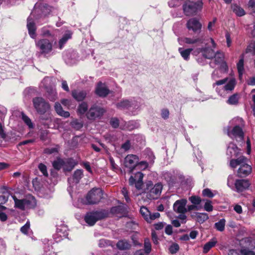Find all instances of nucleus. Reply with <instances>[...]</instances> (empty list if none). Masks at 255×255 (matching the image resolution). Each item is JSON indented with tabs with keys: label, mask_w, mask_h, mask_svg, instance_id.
<instances>
[{
	"label": "nucleus",
	"mask_w": 255,
	"mask_h": 255,
	"mask_svg": "<svg viewBox=\"0 0 255 255\" xmlns=\"http://www.w3.org/2000/svg\"><path fill=\"white\" fill-rule=\"evenodd\" d=\"M236 85V80L235 78L226 77L216 81L212 86L219 96L225 97L233 91Z\"/></svg>",
	"instance_id": "nucleus-1"
},
{
	"label": "nucleus",
	"mask_w": 255,
	"mask_h": 255,
	"mask_svg": "<svg viewBox=\"0 0 255 255\" xmlns=\"http://www.w3.org/2000/svg\"><path fill=\"white\" fill-rule=\"evenodd\" d=\"M193 54L195 56L201 54L203 57L209 59L214 57L216 64H219L225 61V55L223 52L218 51L215 53L213 48H210L208 46L195 49Z\"/></svg>",
	"instance_id": "nucleus-2"
},
{
	"label": "nucleus",
	"mask_w": 255,
	"mask_h": 255,
	"mask_svg": "<svg viewBox=\"0 0 255 255\" xmlns=\"http://www.w3.org/2000/svg\"><path fill=\"white\" fill-rule=\"evenodd\" d=\"M247 161L248 159L246 157L241 156L236 159H232L230 161V166L234 168L238 165H240L238 174L241 176H246L252 172V167L247 163Z\"/></svg>",
	"instance_id": "nucleus-3"
},
{
	"label": "nucleus",
	"mask_w": 255,
	"mask_h": 255,
	"mask_svg": "<svg viewBox=\"0 0 255 255\" xmlns=\"http://www.w3.org/2000/svg\"><path fill=\"white\" fill-rule=\"evenodd\" d=\"M138 157L133 154L128 155L125 159V165L129 169L130 172L132 171L135 167H139L140 168L145 169L148 166L146 162L141 161L137 164L138 162Z\"/></svg>",
	"instance_id": "nucleus-4"
},
{
	"label": "nucleus",
	"mask_w": 255,
	"mask_h": 255,
	"mask_svg": "<svg viewBox=\"0 0 255 255\" xmlns=\"http://www.w3.org/2000/svg\"><path fill=\"white\" fill-rule=\"evenodd\" d=\"M76 165L75 161L72 159H62L58 158L53 162V166L56 169L63 168L65 171H71Z\"/></svg>",
	"instance_id": "nucleus-5"
},
{
	"label": "nucleus",
	"mask_w": 255,
	"mask_h": 255,
	"mask_svg": "<svg viewBox=\"0 0 255 255\" xmlns=\"http://www.w3.org/2000/svg\"><path fill=\"white\" fill-rule=\"evenodd\" d=\"M108 216V212L103 210L88 213L85 217V222L90 226L94 225L99 220L104 219Z\"/></svg>",
	"instance_id": "nucleus-6"
},
{
	"label": "nucleus",
	"mask_w": 255,
	"mask_h": 255,
	"mask_svg": "<svg viewBox=\"0 0 255 255\" xmlns=\"http://www.w3.org/2000/svg\"><path fill=\"white\" fill-rule=\"evenodd\" d=\"M32 101L34 108L41 115L45 114L50 109L49 104L41 97L35 98Z\"/></svg>",
	"instance_id": "nucleus-7"
},
{
	"label": "nucleus",
	"mask_w": 255,
	"mask_h": 255,
	"mask_svg": "<svg viewBox=\"0 0 255 255\" xmlns=\"http://www.w3.org/2000/svg\"><path fill=\"white\" fill-rule=\"evenodd\" d=\"M35 45L40 53L43 54H48L52 50V42L46 38H41L36 41Z\"/></svg>",
	"instance_id": "nucleus-8"
},
{
	"label": "nucleus",
	"mask_w": 255,
	"mask_h": 255,
	"mask_svg": "<svg viewBox=\"0 0 255 255\" xmlns=\"http://www.w3.org/2000/svg\"><path fill=\"white\" fill-rule=\"evenodd\" d=\"M203 3L198 0L196 2H189L183 5V10L186 15L195 14L198 10L202 7Z\"/></svg>",
	"instance_id": "nucleus-9"
},
{
	"label": "nucleus",
	"mask_w": 255,
	"mask_h": 255,
	"mask_svg": "<svg viewBox=\"0 0 255 255\" xmlns=\"http://www.w3.org/2000/svg\"><path fill=\"white\" fill-rule=\"evenodd\" d=\"M102 197V190L100 188H94L88 194L86 200L88 204H94L99 202Z\"/></svg>",
	"instance_id": "nucleus-10"
},
{
	"label": "nucleus",
	"mask_w": 255,
	"mask_h": 255,
	"mask_svg": "<svg viewBox=\"0 0 255 255\" xmlns=\"http://www.w3.org/2000/svg\"><path fill=\"white\" fill-rule=\"evenodd\" d=\"M140 103L134 99H124L116 104L117 107L120 109H129L131 108L133 109H140Z\"/></svg>",
	"instance_id": "nucleus-11"
},
{
	"label": "nucleus",
	"mask_w": 255,
	"mask_h": 255,
	"mask_svg": "<svg viewBox=\"0 0 255 255\" xmlns=\"http://www.w3.org/2000/svg\"><path fill=\"white\" fill-rule=\"evenodd\" d=\"M104 112V110L103 108L96 105H93L87 113L86 116L89 120H95L101 116Z\"/></svg>",
	"instance_id": "nucleus-12"
},
{
	"label": "nucleus",
	"mask_w": 255,
	"mask_h": 255,
	"mask_svg": "<svg viewBox=\"0 0 255 255\" xmlns=\"http://www.w3.org/2000/svg\"><path fill=\"white\" fill-rule=\"evenodd\" d=\"M140 212L142 216L147 222H151L153 220L158 218L160 216L159 213L156 212L151 214L148 209L144 206L140 208Z\"/></svg>",
	"instance_id": "nucleus-13"
},
{
	"label": "nucleus",
	"mask_w": 255,
	"mask_h": 255,
	"mask_svg": "<svg viewBox=\"0 0 255 255\" xmlns=\"http://www.w3.org/2000/svg\"><path fill=\"white\" fill-rule=\"evenodd\" d=\"M143 174L140 172H137L134 176H130L129 179V184L130 185L135 184V186L137 189H140L143 184L142 179Z\"/></svg>",
	"instance_id": "nucleus-14"
},
{
	"label": "nucleus",
	"mask_w": 255,
	"mask_h": 255,
	"mask_svg": "<svg viewBox=\"0 0 255 255\" xmlns=\"http://www.w3.org/2000/svg\"><path fill=\"white\" fill-rule=\"evenodd\" d=\"M250 183L246 179H237L235 182L234 191L240 193L249 188Z\"/></svg>",
	"instance_id": "nucleus-15"
},
{
	"label": "nucleus",
	"mask_w": 255,
	"mask_h": 255,
	"mask_svg": "<svg viewBox=\"0 0 255 255\" xmlns=\"http://www.w3.org/2000/svg\"><path fill=\"white\" fill-rule=\"evenodd\" d=\"M187 203V201L185 199L177 200L173 205L174 211L178 213H185L187 212L186 208Z\"/></svg>",
	"instance_id": "nucleus-16"
},
{
	"label": "nucleus",
	"mask_w": 255,
	"mask_h": 255,
	"mask_svg": "<svg viewBox=\"0 0 255 255\" xmlns=\"http://www.w3.org/2000/svg\"><path fill=\"white\" fill-rule=\"evenodd\" d=\"M27 28L30 37L33 39H35L37 36L36 33V27L34 19L32 17V15H30L27 18Z\"/></svg>",
	"instance_id": "nucleus-17"
},
{
	"label": "nucleus",
	"mask_w": 255,
	"mask_h": 255,
	"mask_svg": "<svg viewBox=\"0 0 255 255\" xmlns=\"http://www.w3.org/2000/svg\"><path fill=\"white\" fill-rule=\"evenodd\" d=\"M228 135L232 138H236L237 140H243L244 132L242 128L239 126H236L232 130L228 132Z\"/></svg>",
	"instance_id": "nucleus-18"
},
{
	"label": "nucleus",
	"mask_w": 255,
	"mask_h": 255,
	"mask_svg": "<svg viewBox=\"0 0 255 255\" xmlns=\"http://www.w3.org/2000/svg\"><path fill=\"white\" fill-rule=\"evenodd\" d=\"M50 81V79L48 77H46L43 80L42 83L47 89V97L48 99L51 101H54L57 99V94L55 89L53 88H48L45 85V83H47Z\"/></svg>",
	"instance_id": "nucleus-19"
},
{
	"label": "nucleus",
	"mask_w": 255,
	"mask_h": 255,
	"mask_svg": "<svg viewBox=\"0 0 255 255\" xmlns=\"http://www.w3.org/2000/svg\"><path fill=\"white\" fill-rule=\"evenodd\" d=\"M96 93L100 97H104L110 93V90L105 84L100 82L96 87Z\"/></svg>",
	"instance_id": "nucleus-20"
},
{
	"label": "nucleus",
	"mask_w": 255,
	"mask_h": 255,
	"mask_svg": "<svg viewBox=\"0 0 255 255\" xmlns=\"http://www.w3.org/2000/svg\"><path fill=\"white\" fill-rule=\"evenodd\" d=\"M162 185L161 183H157L150 190L149 196L152 199H156L160 195L162 190Z\"/></svg>",
	"instance_id": "nucleus-21"
},
{
	"label": "nucleus",
	"mask_w": 255,
	"mask_h": 255,
	"mask_svg": "<svg viewBox=\"0 0 255 255\" xmlns=\"http://www.w3.org/2000/svg\"><path fill=\"white\" fill-rule=\"evenodd\" d=\"M187 26L189 29H191L196 32L201 29V24L197 19L193 18L188 20Z\"/></svg>",
	"instance_id": "nucleus-22"
},
{
	"label": "nucleus",
	"mask_w": 255,
	"mask_h": 255,
	"mask_svg": "<svg viewBox=\"0 0 255 255\" xmlns=\"http://www.w3.org/2000/svg\"><path fill=\"white\" fill-rule=\"evenodd\" d=\"M40 35L43 37H53L55 36V31L49 26H46L40 29Z\"/></svg>",
	"instance_id": "nucleus-23"
},
{
	"label": "nucleus",
	"mask_w": 255,
	"mask_h": 255,
	"mask_svg": "<svg viewBox=\"0 0 255 255\" xmlns=\"http://www.w3.org/2000/svg\"><path fill=\"white\" fill-rule=\"evenodd\" d=\"M240 151V149L238 148L237 145L231 142L230 143L227 150V154L231 158L233 156L236 157Z\"/></svg>",
	"instance_id": "nucleus-24"
},
{
	"label": "nucleus",
	"mask_w": 255,
	"mask_h": 255,
	"mask_svg": "<svg viewBox=\"0 0 255 255\" xmlns=\"http://www.w3.org/2000/svg\"><path fill=\"white\" fill-rule=\"evenodd\" d=\"M244 57L245 53H242L240 56V60L237 64V67L239 73V78L240 80H242L243 74L244 73Z\"/></svg>",
	"instance_id": "nucleus-25"
},
{
	"label": "nucleus",
	"mask_w": 255,
	"mask_h": 255,
	"mask_svg": "<svg viewBox=\"0 0 255 255\" xmlns=\"http://www.w3.org/2000/svg\"><path fill=\"white\" fill-rule=\"evenodd\" d=\"M201 47H198V48H201ZM197 48H187V49H184L182 47H180L178 48V51L180 53L181 56L184 59V60L186 61H188L190 59V55L191 54V52L192 51H194V50ZM193 52H192V54Z\"/></svg>",
	"instance_id": "nucleus-26"
},
{
	"label": "nucleus",
	"mask_w": 255,
	"mask_h": 255,
	"mask_svg": "<svg viewBox=\"0 0 255 255\" xmlns=\"http://www.w3.org/2000/svg\"><path fill=\"white\" fill-rule=\"evenodd\" d=\"M184 43L188 44H194L197 43H201L204 44L205 46H207L209 42H206L205 40L199 38H191L189 37H185L183 39Z\"/></svg>",
	"instance_id": "nucleus-27"
},
{
	"label": "nucleus",
	"mask_w": 255,
	"mask_h": 255,
	"mask_svg": "<svg viewBox=\"0 0 255 255\" xmlns=\"http://www.w3.org/2000/svg\"><path fill=\"white\" fill-rule=\"evenodd\" d=\"M54 108L57 114L60 116L63 117L65 118L70 117V114L69 112L64 111L60 103L58 102L56 103L55 104Z\"/></svg>",
	"instance_id": "nucleus-28"
},
{
	"label": "nucleus",
	"mask_w": 255,
	"mask_h": 255,
	"mask_svg": "<svg viewBox=\"0 0 255 255\" xmlns=\"http://www.w3.org/2000/svg\"><path fill=\"white\" fill-rule=\"evenodd\" d=\"M73 97L78 101H83L87 95V93L84 91L74 90L72 92Z\"/></svg>",
	"instance_id": "nucleus-29"
},
{
	"label": "nucleus",
	"mask_w": 255,
	"mask_h": 255,
	"mask_svg": "<svg viewBox=\"0 0 255 255\" xmlns=\"http://www.w3.org/2000/svg\"><path fill=\"white\" fill-rule=\"evenodd\" d=\"M25 209L34 208L36 204V200L33 196H29L25 199Z\"/></svg>",
	"instance_id": "nucleus-30"
},
{
	"label": "nucleus",
	"mask_w": 255,
	"mask_h": 255,
	"mask_svg": "<svg viewBox=\"0 0 255 255\" xmlns=\"http://www.w3.org/2000/svg\"><path fill=\"white\" fill-rule=\"evenodd\" d=\"M217 243V240L216 238H212L210 241L207 242L203 247V252L207 253Z\"/></svg>",
	"instance_id": "nucleus-31"
},
{
	"label": "nucleus",
	"mask_w": 255,
	"mask_h": 255,
	"mask_svg": "<svg viewBox=\"0 0 255 255\" xmlns=\"http://www.w3.org/2000/svg\"><path fill=\"white\" fill-rule=\"evenodd\" d=\"M71 35L72 33L70 31H67L59 40V47L60 49H62L67 40L71 38Z\"/></svg>",
	"instance_id": "nucleus-32"
},
{
	"label": "nucleus",
	"mask_w": 255,
	"mask_h": 255,
	"mask_svg": "<svg viewBox=\"0 0 255 255\" xmlns=\"http://www.w3.org/2000/svg\"><path fill=\"white\" fill-rule=\"evenodd\" d=\"M67 227L64 225L59 226L57 228V235L62 238H66L68 236Z\"/></svg>",
	"instance_id": "nucleus-33"
},
{
	"label": "nucleus",
	"mask_w": 255,
	"mask_h": 255,
	"mask_svg": "<svg viewBox=\"0 0 255 255\" xmlns=\"http://www.w3.org/2000/svg\"><path fill=\"white\" fill-rule=\"evenodd\" d=\"M232 8L233 12L239 16H242L245 14V11L244 9L237 4L233 5Z\"/></svg>",
	"instance_id": "nucleus-34"
},
{
	"label": "nucleus",
	"mask_w": 255,
	"mask_h": 255,
	"mask_svg": "<svg viewBox=\"0 0 255 255\" xmlns=\"http://www.w3.org/2000/svg\"><path fill=\"white\" fill-rule=\"evenodd\" d=\"M12 197L15 202V206L21 210H25V199L18 200L14 196H12Z\"/></svg>",
	"instance_id": "nucleus-35"
},
{
	"label": "nucleus",
	"mask_w": 255,
	"mask_h": 255,
	"mask_svg": "<svg viewBox=\"0 0 255 255\" xmlns=\"http://www.w3.org/2000/svg\"><path fill=\"white\" fill-rule=\"evenodd\" d=\"M195 214L196 220L200 223H203L209 218L208 214L205 213H196Z\"/></svg>",
	"instance_id": "nucleus-36"
},
{
	"label": "nucleus",
	"mask_w": 255,
	"mask_h": 255,
	"mask_svg": "<svg viewBox=\"0 0 255 255\" xmlns=\"http://www.w3.org/2000/svg\"><path fill=\"white\" fill-rule=\"evenodd\" d=\"M117 246L120 250H127L130 248L129 243L125 240L120 241L117 244Z\"/></svg>",
	"instance_id": "nucleus-37"
},
{
	"label": "nucleus",
	"mask_w": 255,
	"mask_h": 255,
	"mask_svg": "<svg viewBox=\"0 0 255 255\" xmlns=\"http://www.w3.org/2000/svg\"><path fill=\"white\" fill-rule=\"evenodd\" d=\"M21 119L29 128H34V125L31 120L23 113L21 114Z\"/></svg>",
	"instance_id": "nucleus-38"
},
{
	"label": "nucleus",
	"mask_w": 255,
	"mask_h": 255,
	"mask_svg": "<svg viewBox=\"0 0 255 255\" xmlns=\"http://www.w3.org/2000/svg\"><path fill=\"white\" fill-rule=\"evenodd\" d=\"M235 176L234 175H230L227 179V185L232 190H234L235 182Z\"/></svg>",
	"instance_id": "nucleus-39"
},
{
	"label": "nucleus",
	"mask_w": 255,
	"mask_h": 255,
	"mask_svg": "<svg viewBox=\"0 0 255 255\" xmlns=\"http://www.w3.org/2000/svg\"><path fill=\"white\" fill-rule=\"evenodd\" d=\"M88 105L85 102H83L79 105L78 108V112L80 114H84L88 110Z\"/></svg>",
	"instance_id": "nucleus-40"
},
{
	"label": "nucleus",
	"mask_w": 255,
	"mask_h": 255,
	"mask_svg": "<svg viewBox=\"0 0 255 255\" xmlns=\"http://www.w3.org/2000/svg\"><path fill=\"white\" fill-rule=\"evenodd\" d=\"M225 220L221 219L219 222H217L215 224V226L217 230L219 231H223L225 229Z\"/></svg>",
	"instance_id": "nucleus-41"
},
{
	"label": "nucleus",
	"mask_w": 255,
	"mask_h": 255,
	"mask_svg": "<svg viewBox=\"0 0 255 255\" xmlns=\"http://www.w3.org/2000/svg\"><path fill=\"white\" fill-rule=\"evenodd\" d=\"M83 171L82 170L77 169L76 170L73 175V180L75 181L76 183H78L79 180L83 176Z\"/></svg>",
	"instance_id": "nucleus-42"
},
{
	"label": "nucleus",
	"mask_w": 255,
	"mask_h": 255,
	"mask_svg": "<svg viewBox=\"0 0 255 255\" xmlns=\"http://www.w3.org/2000/svg\"><path fill=\"white\" fill-rule=\"evenodd\" d=\"M71 126L76 129H79L83 127L82 123L76 119L73 120L71 122Z\"/></svg>",
	"instance_id": "nucleus-43"
},
{
	"label": "nucleus",
	"mask_w": 255,
	"mask_h": 255,
	"mask_svg": "<svg viewBox=\"0 0 255 255\" xmlns=\"http://www.w3.org/2000/svg\"><path fill=\"white\" fill-rule=\"evenodd\" d=\"M189 201L194 205L198 206L201 202V199L200 197L196 196H192L189 197Z\"/></svg>",
	"instance_id": "nucleus-44"
},
{
	"label": "nucleus",
	"mask_w": 255,
	"mask_h": 255,
	"mask_svg": "<svg viewBox=\"0 0 255 255\" xmlns=\"http://www.w3.org/2000/svg\"><path fill=\"white\" fill-rule=\"evenodd\" d=\"M216 193L213 192L210 189L208 188L205 189L202 191V194L205 197H207L209 198L213 197Z\"/></svg>",
	"instance_id": "nucleus-45"
},
{
	"label": "nucleus",
	"mask_w": 255,
	"mask_h": 255,
	"mask_svg": "<svg viewBox=\"0 0 255 255\" xmlns=\"http://www.w3.org/2000/svg\"><path fill=\"white\" fill-rule=\"evenodd\" d=\"M144 250L146 254H149L151 250V246L148 239H146L144 240Z\"/></svg>",
	"instance_id": "nucleus-46"
},
{
	"label": "nucleus",
	"mask_w": 255,
	"mask_h": 255,
	"mask_svg": "<svg viewBox=\"0 0 255 255\" xmlns=\"http://www.w3.org/2000/svg\"><path fill=\"white\" fill-rule=\"evenodd\" d=\"M251 53L253 55L255 54V45L253 44H251L248 46L245 52V55L247 53Z\"/></svg>",
	"instance_id": "nucleus-47"
},
{
	"label": "nucleus",
	"mask_w": 255,
	"mask_h": 255,
	"mask_svg": "<svg viewBox=\"0 0 255 255\" xmlns=\"http://www.w3.org/2000/svg\"><path fill=\"white\" fill-rule=\"evenodd\" d=\"M238 102L237 95H233L231 96L228 100L227 103L231 105L236 104Z\"/></svg>",
	"instance_id": "nucleus-48"
},
{
	"label": "nucleus",
	"mask_w": 255,
	"mask_h": 255,
	"mask_svg": "<svg viewBox=\"0 0 255 255\" xmlns=\"http://www.w3.org/2000/svg\"><path fill=\"white\" fill-rule=\"evenodd\" d=\"M204 209L207 212H211L213 209V207L212 204V202L210 200H206L204 205Z\"/></svg>",
	"instance_id": "nucleus-49"
},
{
	"label": "nucleus",
	"mask_w": 255,
	"mask_h": 255,
	"mask_svg": "<svg viewBox=\"0 0 255 255\" xmlns=\"http://www.w3.org/2000/svg\"><path fill=\"white\" fill-rule=\"evenodd\" d=\"M220 65V69L223 73H227L229 70L227 63L224 61L222 63L219 64Z\"/></svg>",
	"instance_id": "nucleus-50"
},
{
	"label": "nucleus",
	"mask_w": 255,
	"mask_h": 255,
	"mask_svg": "<svg viewBox=\"0 0 255 255\" xmlns=\"http://www.w3.org/2000/svg\"><path fill=\"white\" fill-rule=\"evenodd\" d=\"M38 168L40 170V171L42 172L43 175H44L45 176H48L47 168L44 164L42 163L39 164L38 165Z\"/></svg>",
	"instance_id": "nucleus-51"
},
{
	"label": "nucleus",
	"mask_w": 255,
	"mask_h": 255,
	"mask_svg": "<svg viewBox=\"0 0 255 255\" xmlns=\"http://www.w3.org/2000/svg\"><path fill=\"white\" fill-rule=\"evenodd\" d=\"M29 228H30V223H29V222L27 221L26 223V224L21 228L20 231L22 233H23L24 234H27L28 231L29 230Z\"/></svg>",
	"instance_id": "nucleus-52"
},
{
	"label": "nucleus",
	"mask_w": 255,
	"mask_h": 255,
	"mask_svg": "<svg viewBox=\"0 0 255 255\" xmlns=\"http://www.w3.org/2000/svg\"><path fill=\"white\" fill-rule=\"evenodd\" d=\"M178 250L179 246L176 244H172V245L170 246L169 249V252L171 254L176 253L178 251Z\"/></svg>",
	"instance_id": "nucleus-53"
},
{
	"label": "nucleus",
	"mask_w": 255,
	"mask_h": 255,
	"mask_svg": "<svg viewBox=\"0 0 255 255\" xmlns=\"http://www.w3.org/2000/svg\"><path fill=\"white\" fill-rule=\"evenodd\" d=\"M225 37L226 39L227 46L228 47H230L231 46L232 43L230 34L227 32L225 34Z\"/></svg>",
	"instance_id": "nucleus-54"
},
{
	"label": "nucleus",
	"mask_w": 255,
	"mask_h": 255,
	"mask_svg": "<svg viewBox=\"0 0 255 255\" xmlns=\"http://www.w3.org/2000/svg\"><path fill=\"white\" fill-rule=\"evenodd\" d=\"M110 124L113 128H116L119 126V121L117 118H112L110 120Z\"/></svg>",
	"instance_id": "nucleus-55"
},
{
	"label": "nucleus",
	"mask_w": 255,
	"mask_h": 255,
	"mask_svg": "<svg viewBox=\"0 0 255 255\" xmlns=\"http://www.w3.org/2000/svg\"><path fill=\"white\" fill-rule=\"evenodd\" d=\"M123 210V207L121 206L114 207L111 209V212L113 214H118L119 213H121V212Z\"/></svg>",
	"instance_id": "nucleus-56"
},
{
	"label": "nucleus",
	"mask_w": 255,
	"mask_h": 255,
	"mask_svg": "<svg viewBox=\"0 0 255 255\" xmlns=\"http://www.w3.org/2000/svg\"><path fill=\"white\" fill-rule=\"evenodd\" d=\"M241 252L243 255H255L254 252L246 249L241 250Z\"/></svg>",
	"instance_id": "nucleus-57"
},
{
	"label": "nucleus",
	"mask_w": 255,
	"mask_h": 255,
	"mask_svg": "<svg viewBox=\"0 0 255 255\" xmlns=\"http://www.w3.org/2000/svg\"><path fill=\"white\" fill-rule=\"evenodd\" d=\"M130 147V143L129 140H127L125 143L122 145V148L125 151H127Z\"/></svg>",
	"instance_id": "nucleus-58"
},
{
	"label": "nucleus",
	"mask_w": 255,
	"mask_h": 255,
	"mask_svg": "<svg viewBox=\"0 0 255 255\" xmlns=\"http://www.w3.org/2000/svg\"><path fill=\"white\" fill-rule=\"evenodd\" d=\"M122 192L127 202H129L130 200L128 196V191L127 189L126 188H123L122 190Z\"/></svg>",
	"instance_id": "nucleus-59"
},
{
	"label": "nucleus",
	"mask_w": 255,
	"mask_h": 255,
	"mask_svg": "<svg viewBox=\"0 0 255 255\" xmlns=\"http://www.w3.org/2000/svg\"><path fill=\"white\" fill-rule=\"evenodd\" d=\"M6 134L4 132L3 127L1 124L0 123V140L4 139L5 138Z\"/></svg>",
	"instance_id": "nucleus-60"
},
{
	"label": "nucleus",
	"mask_w": 255,
	"mask_h": 255,
	"mask_svg": "<svg viewBox=\"0 0 255 255\" xmlns=\"http://www.w3.org/2000/svg\"><path fill=\"white\" fill-rule=\"evenodd\" d=\"M152 240L154 244L157 245L158 243L157 236L155 231H152L151 233Z\"/></svg>",
	"instance_id": "nucleus-61"
},
{
	"label": "nucleus",
	"mask_w": 255,
	"mask_h": 255,
	"mask_svg": "<svg viewBox=\"0 0 255 255\" xmlns=\"http://www.w3.org/2000/svg\"><path fill=\"white\" fill-rule=\"evenodd\" d=\"M165 223L163 222H159L154 224V228L156 230H160L163 228Z\"/></svg>",
	"instance_id": "nucleus-62"
},
{
	"label": "nucleus",
	"mask_w": 255,
	"mask_h": 255,
	"mask_svg": "<svg viewBox=\"0 0 255 255\" xmlns=\"http://www.w3.org/2000/svg\"><path fill=\"white\" fill-rule=\"evenodd\" d=\"M212 79L216 80L217 79L220 78L221 76L219 74V71L218 70H215L212 74Z\"/></svg>",
	"instance_id": "nucleus-63"
},
{
	"label": "nucleus",
	"mask_w": 255,
	"mask_h": 255,
	"mask_svg": "<svg viewBox=\"0 0 255 255\" xmlns=\"http://www.w3.org/2000/svg\"><path fill=\"white\" fill-rule=\"evenodd\" d=\"M247 84L249 85L255 86V76L250 78L247 81Z\"/></svg>",
	"instance_id": "nucleus-64"
}]
</instances>
